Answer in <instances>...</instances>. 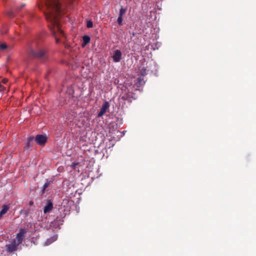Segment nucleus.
Segmentation results:
<instances>
[{"mask_svg":"<svg viewBox=\"0 0 256 256\" xmlns=\"http://www.w3.org/2000/svg\"><path fill=\"white\" fill-rule=\"evenodd\" d=\"M38 7L44 13L48 26L55 37L56 43L63 42L65 35L59 23L60 12V0H42Z\"/></svg>","mask_w":256,"mask_h":256,"instance_id":"obj_1","label":"nucleus"},{"mask_svg":"<svg viewBox=\"0 0 256 256\" xmlns=\"http://www.w3.org/2000/svg\"><path fill=\"white\" fill-rule=\"evenodd\" d=\"M35 140L38 144L44 146L48 140V137L46 134H38L36 136Z\"/></svg>","mask_w":256,"mask_h":256,"instance_id":"obj_2","label":"nucleus"},{"mask_svg":"<svg viewBox=\"0 0 256 256\" xmlns=\"http://www.w3.org/2000/svg\"><path fill=\"white\" fill-rule=\"evenodd\" d=\"M8 82V79L6 78H4L0 81V92H4L7 88L9 89L10 85Z\"/></svg>","mask_w":256,"mask_h":256,"instance_id":"obj_3","label":"nucleus"},{"mask_svg":"<svg viewBox=\"0 0 256 256\" xmlns=\"http://www.w3.org/2000/svg\"><path fill=\"white\" fill-rule=\"evenodd\" d=\"M122 52L120 50H116L114 51L112 54V57L114 62H119L122 59Z\"/></svg>","mask_w":256,"mask_h":256,"instance_id":"obj_4","label":"nucleus"},{"mask_svg":"<svg viewBox=\"0 0 256 256\" xmlns=\"http://www.w3.org/2000/svg\"><path fill=\"white\" fill-rule=\"evenodd\" d=\"M109 107V103L108 102H105L100 110V111L98 114V116L99 117L102 116L108 111Z\"/></svg>","mask_w":256,"mask_h":256,"instance_id":"obj_5","label":"nucleus"},{"mask_svg":"<svg viewBox=\"0 0 256 256\" xmlns=\"http://www.w3.org/2000/svg\"><path fill=\"white\" fill-rule=\"evenodd\" d=\"M26 232L24 230L21 228L20 230V232L16 235V240L18 244H20L22 242V240L24 238V234Z\"/></svg>","mask_w":256,"mask_h":256,"instance_id":"obj_6","label":"nucleus"},{"mask_svg":"<svg viewBox=\"0 0 256 256\" xmlns=\"http://www.w3.org/2000/svg\"><path fill=\"white\" fill-rule=\"evenodd\" d=\"M19 244H18V243H16V240H14L10 244L6 246L7 250L8 252H12L13 251H14L16 250L17 246Z\"/></svg>","mask_w":256,"mask_h":256,"instance_id":"obj_7","label":"nucleus"},{"mask_svg":"<svg viewBox=\"0 0 256 256\" xmlns=\"http://www.w3.org/2000/svg\"><path fill=\"white\" fill-rule=\"evenodd\" d=\"M53 208V204L52 202L48 201L46 204V206L44 208V212L45 214L49 212L52 210Z\"/></svg>","mask_w":256,"mask_h":256,"instance_id":"obj_8","label":"nucleus"},{"mask_svg":"<svg viewBox=\"0 0 256 256\" xmlns=\"http://www.w3.org/2000/svg\"><path fill=\"white\" fill-rule=\"evenodd\" d=\"M90 37L88 36L85 35L82 36V47L84 48L90 42Z\"/></svg>","mask_w":256,"mask_h":256,"instance_id":"obj_9","label":"nucleus"},{"mask_svg":"<svg viewBox=\"0 0 256 256\" xmlns=\"http://www.w3.org/2000/svg\"><path fill=\"white\" fill-rule=\"evenodd\" d=\"M9 209V206L7 205H3L2 206V209L0 212V218Z\"/></svg>","mask_w":256,"mask_h":256,"instance_id":"obj_10","label":"nucleus"},{"mask_svg":"<svg viewBox=\"0 0 256 256\" xmlns=\"http://www.w3.org/2000/svg\"><path fill=\"white\" fill-rule=\"evenodd\" d=\"M80 164V162H73L71 164L70 166L74 170L76 169V166Z\"/></svg>","mask_w":256,"mask_h":256,"instance_id":"obj_11","label":"nucleus"},{"mask_svg":"<svg viewBox=\"0 0 256 256\" xmlns=\"http://www.w3.org/2000/svg\"><path fill=\"white\" fill-rule=\"evenodd\" d=\"M126 12V10L122 8L120 10L119 16H122L125 14Z\"/></svg>","mask_w":256,"mask_h":256,"instance_id":"obj_12","label":"nucleus"},{"mask_svg":"<svg viewBox=\"0 0 256 256\" xmlns=\"http://www.w3.org/2000/svg\"><path fill=\"white\" fill-rule=\"evenodd\" d=\"M117 22L119 25H121L122 22V16H119L118 18Z\"/></svg>","mask_w":256,"mask_h":256,"instance_id":"obj_13","label":"nucleus"},{"mask_svg":"<svg viewBox=\"0 0 256 256\" xmlns=\"http://www.w3.org/2000/svg\"><path fill=\"white\" fill-rule=\"evenodd\" d=\"M86 26L88 28H92L93 26L92 22L91 21H88L86 22Z\"/></svg>","mask_w":256,"mask_h":256,"instance_id":"obj_14","label":"nucleus"},{"mask_svg":"<svg viewBox=\"0 0 256 256\" xmlns=\"http://www.w3.org/2000/svg\"><path fill=\"white\" fill-rule=\"evenodd\" d=\"M6 47H7L6 45L4 44H0V48L1 49H2V50L5 49L6 48Z\"/></svg>","mask_w":256,"mask_h":256,"instance_id":"obj_15","label":"nucleus"},{"mask_svg":"<svg viewBox=\"0 0 256 256\" xmlns=\"http://www.w3.org/2000/svg\"><path fill=\"white\" fill-rule=\"evenodd\" d=\"M76 0H70V2L71 4H72L74 2H75Z\"/></svg>","mask_w":256,"mask_h":256,"instance_id":"obj_16","label":"nucleus"},{"mask_svg":"<svg viewBox=\"0 0 256 256\" xmlns=\"http://www.w3.org/2000/svg\"><path fill=\"white\" fill-rule=\"evenodd\" d=\"M44 53H42V54H38V56H44Z\"/></svg>","mask_w":256,"mask_h":256,"instance_id":"obj_17","label":"nucleus"}]
</instances>
